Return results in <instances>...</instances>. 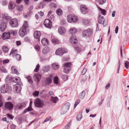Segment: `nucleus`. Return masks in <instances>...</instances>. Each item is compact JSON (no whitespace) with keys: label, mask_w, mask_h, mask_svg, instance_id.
<instances>
[{"label":"nucleus","mask_w":129,"mask_h":129,"mask_svg":"<svg viewBox=\"0 0 129 129\" xmlns=\"http://www.w3.org/2000/svg\"><path fill=\"white\" fill-rule=\"evenodd\" d=\"M52 102L54 103H55L58 101V99L57 97H53L51 96V98Z\"/></svg>","instance_id":"nucleus-30"},{"label":"nucleus","mask_w":129,"mask_h":129,"mask_svg":"<svg viewBox=\"0 0 129 129\" xmlns=\"http://www.w3.org/2000/svg\"><path fill=\"white\" fill-rule=\"evenodd\" d=\"M22 105V106L23 107V108L24 107L26 106V104L25 102H22L20 103Z\"/></svg>","instance_id":"nucleus-64"},{"label":"nucleus","mask_w":129,"mask_h":129,"mask_svg":"<svg viewBox=\"0 0 129 129\" xmlns=\"http://www.w3.org/2000/svg\"><path fill=\"white\" fill-rule=\"evenodd\" d=\"M35 105L36 107H42L44 105V102L41 100L37 98L34 102Z\"/></svg>","instance_id":"nucleus-7"},{"label":"nucleus","mask_w":129,"mask_h":129,"mask_svg":"<svg viewBox=\"0 0 129 129\" xmlns=\"http://www.w3.org/2000/svg\"><path fill=\"white\" fill-rule=\"evenodd\" d=\"M50 49L48 47H46L44 48L42 50V53L43 54H46L49 52Z\"/></svg>","instance_id":"nucleus-26"},{"label":"nucleus","mask_w":129,"mask_h":129,"mask_svg":"<svg viewBox=\"0 0 129 129\" xmlns=\"http://www.w3.org/2000/svg\"><path fill=\"white\" fill-rule=\"evenodd\" d=\"M126 106L128 107V109L129 110V100L127 102L126 101Z\"/></svg>","instance_id":"nucleus-59"},{"label":"nucleus","mask_w":129,"mask_h":129,"mask_svg":"<svg viewBox=\"0 0 129 129\" xmlns=\"http://www.w3.org/2000/svg\"><path fill=\"white\" fill-rule=\"evenodd\" d=\"M16 58L17 60H19L21 58V55L19 54H17L16 55Z\"/></svg>","instance_id":"nucleus-50"},{"label":"nucleus","mask_w":129,"mask_h":129,"mask_svg":"<svg viewBox=\"0 0 129 129\" xmlns=\"http://www.w3.org/2000/svg\"><path fill=\"white\" fill-rule=\"evenodd\" d=\"M15 7V4L13 2L10 3L9 6V8L10 9H14Z\"/></svg>","instance_id":"nucleus-25"},{"label":"nucleus","mask_w":129,"mask_h":129,"mask_svg":"<svg viewBox=\"0 0 129 129\" xmlns=\"http://www.w3.org/2000/svg\"><path fill=\"white\" fill-rule=\"evenodd\" d=\"M56 13L57 15L59 16L61 15L62 13V10L60 9H57L56 11Z\"/></svg>","instance_id":"nucleus-33"},{"label":"nucleus","mask_w":129,"mask_h":129,"mask_svg":"<svg viewBox=\"0 0 129 129\" xmlns=\"http://www.w3.org/2000/svg\"><path fill=\"white\" fill-rule=\"evenodd\" d=\"M14 118V117L12 115L9 114V118L10 119H13Z\"/></svg>","instance_id":"nucleus-60"},{"label":"nucleus","mask_w":129,"mask_h":129,"mask_svg":"<svg viewBox=\"0 0 129 129\" xmlns=\"http://www.w3.org/2000/svg\"><path fill=\"white\" fill-rule=\"evenodd\" d=\"M7 76L5 79L6 83L2 86L1 88V91L2 93H4L8 91V78Z\"/></svg>","instance_id":"nucleus-3"},{"label":"nucleus","mask_w":129,"mask_h":129,"mask_svg":"<svg viewBox=\"0 0 129 129\" xmlns=\"http://www.w3.org/2000/svg\"><path fill=\"white\" fill-rule=\"evenodd\" d=\"M118 26H117L115 29V33L116 34H117L118 33Z\"/></svg>","instance_id":"nucleus-63"},{"label":"nucleus","mask_w":129,"mask_h":129,"mask_svg":"<svg viewBox=\"0 0 129 129\" xmlns=\"http://www.w3.org/2000/svg\"><path fill=\"white\" fill-rule=\"evenodd\" d=\"M80 100L79 99H78L77 101L76 102L74 106V108H75L77 105H78L79 103L80 102Z\"/></svg>","instance_id":"nucleus-47"},{"label":"nucleus","mask_w":129,"mask_h":129,"mask_svg":"<svg viewBox=\"0 0 129 129\" xmlns=\"http://www.w3.org/2000/svg\"><path fill=\"white\" fill-rule=\"evenodd\" d=\"M10 25L12 27H17L18 26V20L16 19H13L9 21Z\"/></svg>","instance_id":"nucleus-8"},{"label":"nucleus","mask_w":129,"mask_h":129,"mask_svg":"<svg viewBox=\"0 0 129 129\" xmlns=\"http://www.w3.org/2000/svg\"><path fill=\"white\" fill-rule=\"evenodd\" d=\"M67 52V50L66 48H58L56 50L55 54L57 55L61 56L64 53H66Z\"/></svg>","instance_id":"nucleus-4"},{"label":"nucleus","mask_w":129,"mask_h":129,"mask_svg":"<svg viewBox=\"0 0 129 129\" xmlns=\"http://www.w3.org/2000/svg\"><path fill=\"white\" fill-rule=\"evenodd\" d=\"M1 70L2 72L4 73L7 72V71L6 69L4 67H2L1 68Z\"/></svg>","instance_id":"nucleus-48"},{"label":"nucleus","mask_w":129,"mask_h":129,"mask_svg":"<svg viewBox=\"0 0 129 129\" xmlns=\"http://www.w3.org/2000/svg\"><path fill=\"white\" fill-rule=\"evenodd\" d=\"M81 12L83 14H85L87 13L88 12V9L87 7L85 5H81L80 6Z\"/></svg>","instance_id":"nucleus-12"},{"label":"nucleus","mask_w":129,"mask_h":129,"mask_svg":"<svg viewBox=\"0 0 129 129\" xmlns=\"http://www.w3.org/2000/svg\"><path fill=\"white\" fill-rule=\"evenodd\" d=\"M6 27V24L4 22H1L0 29L1 31H4Z\"/></svg>","instance_id":"nucleus-17"},{"label":"nucleus","mask_w":129,"mask_h":129,"mask_svg":"<svg viewBox=\"0 0 129 129\" xmlns=\"http://www.w3.org/2000/svg\"><path fill=\"white\" fill-rule=\"evenodd\" d=\"M118 70H117V72H118V73H119V70L120 68V64H121L119 60L118 62Z\"/></svg>","instance_id":"nucleus-56"},{"label":"nucleus","mask_w":129,"mask_h":129,"mask_svg":"<svg viewBox=\"0 0 129 129\" xmlns=\"http://www.w3.org/2000/svg\"><path fill=\"white\" fill-rule=\"evenodd\" d=\"M11 70L13 73L17 75H19V73L17 71L15 66H12L11 67Z\"/></svg>","instance_id":"nucleus-16"},{"label":"nucleus","mask_w":129,"mask_h":129,"mask_svg":"<svg viewBox=\"0 0 129 129\" xmlns=\"http://www.w3.org/2000/svg\"><path fill=\"white\" fill-rule=\"evenodd\" d=\"M41 78V76L39 74H36L34 75V78L36 81L39 82Z\"/></svg>","instance_id":"nucleus-20"},{"label":"nucleus","mask_w":129,"mask_h":129,"mask_svg":"<svg viewBox=\"0 0 129 129\" xmlns=\"http://www.w3.org/2000/svg\"><path fill=\"white\" fill-rule=\"evenodd\" d=\"M3 108L4 110H6L8 109V102H7L5 103Z\"/></svg>","instance_id":"nucleus-40"},{"label":"nucleus","mask_w":129,"mask_h":129,"mask_svg":"<svg viewBox=\"0 0 129 129\" xmlns=\"http://www.w3.org/2000/svg\"><path fill=\"white\" fill-rule=\"evenodd\" d=\"M73 20L72 22H77L78 20V18L77 16H75L73 15V17H72Z\"/></svg>","instance_id":"nucleus-35"},{"label":"nucleus","mask_w":129,"mask_h":129,"mask_svg":"<svg viewBox=\"0 0 129 129\" xmlns=\"http://www.w3.org/2000/svg\"><path fill=\"white\" fill-rule=\"evenodd\" d=\"M93 31L90 28L84 30L83 32V35L84 37H89L92 34Z\"/></svg>","instance_id":"nucleus-9"},{"label":"nucleus","mask_w":129,"mask_h":129,"mask_svg":"<svg viewBox=\"0 0 129 129\" xmlns=\"http://www.w3.org/2000/svg\"><path fill=\"white\" fill-rule=\"evenodd\" d=\"M17 10L19 11L21 10L23 8V7L22 5H20L17 7Z\"/></svg>","instance_id":"nucleus-46"},{"label":"nucleus","mask_w":129,"mask_h":129,"mask_svg":"<svg viewBox=\"0 0 129 129\" xmlns=\"http://www.w3.org/2000/svg\"><path fill=\"white\" fill-rule=\"evenodd\" d=\"M8 4L6 0L4 1L3 2L2 5L4 6L5 5H7Z\"/></svg>","instance_id":"nucleus-58"},{"label":"nucleus","mask_w":129,"mask_h":129,"mask_svg":"<svg viewBox=\"0 0 129 129\" xmlns=\"http://www.w3.org/2000/svg\"><path fill=\"white\" fill-rule=\"evenodd\" d=\"M71 124V122H69L66 125L65 128H66V129L68 128V129H69L70 126H69Z\"/></svg>","instance_id":"nucleus-52"},{"label":"nucleus","mask_w":129,"mask_h":129,"mask_svg":"<svg viewBox=\"0 0 129 129\" xmlns=\"http://www.w3.org/2000/svg\"><path fill=\"white\" fill-rule=\"evenodd\" d=\"M17 31L16 30H11L9 32V39L10 37V35H12L13 36H15L16 35L17 33Z\"/></svg>","instance_id":"nucleus-21"},{"label":"nucleus","mask_w":129,"mask_h":129,"mask_svg":"<svg viewBox=\"0 0 129 129\" xmlns=\"http://www.w3.org/2000/svg\"><path fill=\"white\" fill-rule=\"evenodd\" d=\"M69 41L73 44H76L77 42V41L76 36L74 35H73L70 38Z\"/></svg>","instance_id":"nucleus-14"},{"label":"nucleus","mask_w":129,"mask_h":129,"mask_svg":"<svg viewBox=\"0 0 129 129\" xmlns=\"http://www.w3.org/2000/svg\"><path fill=\"white\" fill-rule=\"evenodd\" d=\"M9 78L10 81L17 83L13 86V90L14 92L15 93H20L21 89V87L20 84H21L20 78L19 77L15 78H12L10 77Z\"/></svg>","instance_id":"nucleus-1"},{"label":"nucleus","mask_w":129,"mask_h":129,"mask_svg":"<svg viewBox=\"0 0 129 129\" xmlns=\"http://www.w3.org/2000/svg\"><path fill=\"white\" fill-rule=\"evenodd\" d=\"M13 107V105L10 102H9V109L12 110Z\"/></svg>","instance_id":"nucleus-44"},{"label":"nucleus","mask_w":129,"mask_h":129,"mask_svg":"<svg viewBox=\"0 0 129 129\" xmlns=\"http://www.w3.org/2000/svg\"><path fill=\"white\" fill-rule=\"evenodd\" d=\"M15 107L17 109H20L23 108L20 103L18 104L17 105H16Z\"/></svg>","instance_id":"nucleus-36"},{"label":"nucleus","mask_w":129,"mask_h":129,"mask_svg":"<svg viewBox=\"0 0 129 129\" xmlns=\"http://www.w3.org/2000/svg\"><path fill=\"white\" fill-rule=\"evenodd\" d=\"M86 71L87 70L86 68H84L83 69L82 72V75L84 74L85 73Z\"/></svg>","instance_id":"nucleus-57"},{"label":"nucleus","mask_w":129,"mask_h":129,"mask_svg":"<svg viewBox=\"0 0 129 129\" xmlns=\"http://www.w3.org/2000/svg\"><path fill=\"white\" fill-rule=\"evenodd\" d=\"M62 78L64 81H66L67 80L68 77L67 75H63L61 76Z\"/></svg>","instance_id":"nucleus-45"},{"label":"nucleus","mask_w":129,"mask_h":129,"mask_svg":"<svg viewBox=\"0 0 129 129\" xmlns=\"http://www.w3.org/2000/svg\"><path fill=\"white\" fill-rule=\"evenodd\" d=\"M35 48L36 50H37L38 51H39L40 49V46L38 45H36L35 46Z\"/></svg>","instance_id":"nucleus-53"},{"label":"nucleus","mask_w":129,"mask_h":129,"mask_svg":"<svg viewBox=\"0 0 129 129\" xmlns=\"http://www.w3.org/2000/svg\"><path fill=\"white\" fill-rule=\"evenodd\" d=\"M58 31L59 34L62 35H64L66 32L65 28L61 26L60 27L58 28Z\"/></svg>","instance_id":"nucleus-15"},{"label":"nucleus","mask_w":129,"mask_h":129,"mask_svg":"<svg viewBox=\"0 0 129 129\" xmlns=\"http://www.w3.org/2000/svg\"><path fill=\"white\" fill-rule=\"evenodd\" d=\"M2 49L3 51L5 53L7 52L8 51V48L5 46L2 47Z\"/></svg>","instance_id":"nucleus-41"},{"label":"nucleus","mask_w":129,"mask_h":129,"mask_svg":"<svg viewBox=\"0 0 129 129\" xmlns=\"http://www.w3.org/2000/svg\"><path fill=\"white\" fill-rule=\"evenodd\" d=\"M38 14L41 16H43L44 15V13L41 11L38 12Z\"/></svg>","instance_id":"nucleus-61"},{"label":"nucleus","mask_w":129,"mask_h":129,"mask_svg":"<svg viewBox=\"0 0 129 129\" xmlns=\"http://www.w3.org/2000/svg\"><path fill=\"white\" fill-rule=\"evenodd\" d=\"M73 15L70 14L68 15L67 16V20L70 23H71L72 22V20Z\"/></svg>","instance_id":"nucleus-24"},{"label":"nucleus","mask_w":129,"mask_h":129,"mask_svg":"<svg viewBox=\"0 0 129 129\" xmlns=\"http://www.w3.org/2000/svg\"><path fill=\"white\" fill-rule=\"evenodd\" d=\"M2 39L3 40H5L8 39V33H4L2 35Z\"/></svg>","instance_id":"nucleus-23"},{"label":"nucleus","mask_w":129,"mask_h":129,"mask_svg":"<svg viewBox=\"0 0 129 129\" xmlns=\"http://www.w3.org/2000/svg\"><path fill=\"white\" fill-rule=\"evenodd\" d=\"M70 106V104L69 103L67 102L63 106L61 111V115H63L65 114L69 110Z\"/></svg>","instance_id":"nucleus-5"},{"label":"nucleus","mask_w":129,"mask_h":129,"mask_svg":"<svg viewBox=\"0 0 129 129\" xmlns=\"http://www.w3.org/2000/svg\"><path fill=\"white\" fill-rule=\"evenodd\" d=\"M98 8L100 9L103 15H105L106 14V11L105 10L102 9L99 7H98Z\"/></svg>","instance_id":"nucleus-42"},{"label":"nucleus","mask_w":129,"mask_h":129,"mask_svg":"<svg viewBox=\"0 0 129 129\" xmlns=\"http://www.w3.org/2000/svg\"><path fill=\"white\" fill-rule=\"evenodd\" d=\"M29 26L28 22L26 21L23 22L22 27L20 28L19 34L21 36H23L27 34L29 30Z\"/></svg>","instance_id":"nucleus-2"},{"label":"nucleus","mask_w":129,"mask_h":129,"mask_svg":"<svg viewBox=\"0 0 129 129\" xmlns=\"http://www.w3.org/2000/svg\"><path fill=\"white\" fill-rule=\"evenodd\" d=\"M106 1V0H99V2L100 4H103Z\"/></svg>","instance_id":"nucleus-54"},{"label":"nucleus","mask_w":129,"mask_h":129,"mask_svg":"<svg viewBox=\"0 0 129 129\" xmlns=\"http://www.w3.org/2000/svg\"><path fill=\"white\" fill-rule=\"evenodd\" d=\"M28 81L30 84H32L33 83V81L32 78L29 76H28L26 77Z\"/></svg>","instance_id":"nucleus-31"},{"label":"nucleus","mask_w":129,"mask_h":129,"mask_svg":"<svg viewBox=\"0 0 129 129\" xmlns=\"http://www.w3.org/2000/svg\"><path fill=\"white\" fill-rule=\"evenodd\" d=\"M82 23L84 25H86L88 24L90 22L89 20H85V19L82 20Z\"/></svg>","instance_id":"nucleus-39"},{"label":"nucleus","mask_w":129,"mask_h":129,"mask_svg":"<svg viewBox=\"0 0 129 129\" xmlns=\"http://www.w3.org/2000/svg\"><path fill=\"white\" fill-rule=\"evenodd\" d=\"M41 42L43 45H46L48 44V41L46 38H44L41 40Z\"/></svg>","instance_id":"nucleus-19"},{"label":"nucleus","mask_w":129,"mask_h":129,"mask_svg":"<svg viewBox=\"0 0 129 129\" xmlns=\"http://www.w3.org/2000/svg\"><path fill=\"white\" fill-rule=\"evenodd\" d=\"M41 35V33L40 31L37 30L35 31L34 33V36L38 41L40 40V37Z\"/></svg>","instance_id":"nucleus-13"},{"label":"nucleus","mask_w":129,"mask_h":129,"mask_svg":"<svg viewBox=\"0 0 129 129\" xmlns=\"http://www.w3.org/2000/svg\"><path fill=\"white\" fill-rule=\"evenodd\" d=\"M52 68L55 70L59 68V65L57 64L54 63L52 64Z\"/></svg>","instance_id":"nucleus-27"},{"label":"nucleus","mask_w":129,"mask_h":129,"mask_svg":"<svg viewBox=\"0 0 129 129\" xmlns=\"http://www.w3.org/2000/svg\"><path fill=\"white\" fill-rule=\"evenodd\" d=\"M10 127L11 129H17L16 126L14 124L11 125Z\"/></svg>","instance_id":"nucleus-55"},{"label":"nucleus","mask_w":129,"mask_h":129,"mask_svg":"<svg viewBox=\"0 0 129 129\" xmlns=\"http://www.w3.org/2000/svg\"><path fill=\"white\" fill-rule=\"evenodd\" d=\"M52 41L53 43L54 44H58L59 43V42L56 38H53L52 40Z\"/></svg>","instance_id":"nucleus-29"},{"label":"nucleus","mask_w":129,"mask_h":129,"mask_svg":"<svg viewBox=\"0 0 129 129\" xmlns=\"http://www.w3.org/2000/svg\"><path fill=\"white\" fill-rule=\"evenodd\" d=\"M98 22L99 23L103 24L104 26H106L107 24V22H105L104 17L101 15L99 17Z\"/></svg>","instance_id":"nucleus-10"},{"label":"nucleus","mask_w":129,"mask_h":129,"mask_svg":"<svg viewBox=\"0 0 129 129\" xmlns=\"http://www.w3.org/2000/svg\"><path fill=\"white\" fill-rule=\"evenodd\" d=\"M40 67V66L39 64H38L36 66V67L34 71L35 72H37L38 71L39 68Z\"/></svg>","instance_id":"nucleus-49"},{"label":"nucleus","mask_w":129,"mask_h":129,"mask_svg":"<svg viewBox=\"0 0 129 129\" xmlns=\"http://www.w3.org/2000/svg\"><path fill=\"white\" fill-rule=\"evenodd\" d=\"M51 117H49L47 118L44 121V122H46L48 121H49L50 120V119H51Z\"/></svg>","instance_id":"nucleus-62"},{"label":"nucleus","mask_w":129,"mask_h":129,"mask_svg":"<svg viewBox=\"0 0 129 129\" xmlns=\"http://www.w3.org/2000/svg\"><path fill=\"white\" fill-rule=\"evenodd\" d=\"M52 81V80L50 77L46 78L45 81V83L47 84H51Z\"/></svg>","instance_id":"nucleus-22"},{"label":"nucleus","mask_w":129,"mask_h":129,"mask_svg":"<svg viewBox=\"0 0 129 129\" xmlns=\"http://www.w3.org/2000/svg\"><path fill=\"white\" fill-rule=\"evenodd\" d=\"M82 117V113L81 112L79 113L76 116V118L77 121H80Z\"/></svg>","instance_id":"nucleus-28"},{"label":"nucleus","mask_w":129,"mask_h":129,"mask_svg":"<svg viewBox=\"0 0 129 129\" xmlns=\"http://www.w3.org/2000/svg\"><path fill=\"white\" fill-rule=\"evenodd\" d=\"M39 93V91H35V92L33 93V95L34 96H37L38 95Z\"/></svg>","instance_id":"nucleus-51"},{"label":"nucleus","mask_w":129,"mask_h":129,"mask_svg":"<svg viewBox=\"0 0 129 129\" xmlns=\"http://www.w3.org/2000/svg\"><path fill=\"white\" fill-rule=\"evenodd\" d=\"M2 18L5 20H8V15L7 14H2Z\"/></svg>","instance_id":"nucleus-32"},{"label":"nucleus","mask_w":129,"mask_h":129,"mask_svg":"<svg viewBox=\"0 0 129 129\" xmlns=\"http://www.w3.org/2000/svg\"><path fill=\"white\" fill-rule=\"evenodd\" d=\"M71 66V63L70 62H66L63 65V67H64L63 72L66 74L68 73L70 70L71 69L70 67Z\"/></svg>","instance_id":"nucleus-6"},{"label":"nucleus","mask_w":129,"mask_h":129,"mask_svg":"<svg viewBox=\"0 0 129 129\" xmlns=\"http://www.w3.org/2000/svg\"><path fill=\"white\" fill-rule=\"evenodd\" d=\"M32 110V109L31 108V107H28L26 109H25L23 112V114H24L26 112L28 111H31Z\"/></svg>","instance_id":"nucleus-38"},{"label":"nucleus","mask_w":129,"mask_h":129,"mask_svg":"<svg viewBox=\"0 0 129 129\" xmlns=\"http://www.w3.org/2000/svg\"><path fill=\"white\" fill-rule=\"evenodd\" d=\"M70 31L71 34L75 33L77 32V30L76 28L73 27L70 28Z\"/></svg>","instance_id":"nucleus-34"},{"label":"nucleus","mask_w":129,"mask_h":129,"mask_svg":"<svg viewBox=\"0 0 129 129\" xmlns=\"http://www.w3.org/2000/svg\"><path fill=\"white\" fill-rule=\"evenodd\" d=\"M58 77H55L54 78L53 81L54 84H57L58 83Z\"/></svg>","instance_id":"nucleus-43"},{"label":"nucleus","mask_w":129,"mask_h":129,"mask_svg":"<svg viewBox=\"0 0 129 129\" xmlns=\"http://www.w3.org/2000/svg\"><path fill=\"white\" fill-rule=\"evenodd\" d=\"M17 52L18 50L17 49H12L10 53V56H12V57H14L15 54L17 53Z\"/></svg>","instance_id":"nucleus-18"},{"label":"nucleus","mask_w":129,"mask_h":129,"mask_svg":"<svg viewBox=\"0 0 129 129\" xmlns=\"http://www.w3.org/2000/svg\"><path fill=\"white\" fill-rule=\"evenodd\" d=\"M85 94V92L84 91H83L79 95V96L80 98L83 99L84 97Z\"/></svg>","instance_id":"nucleus-37"},{"label":"nucleus","mask_w":129,"mask_h":129,"mask_svg":"<svg viewBox=\"0 0 129 129\" xmlns=\"http://www.w3.org/2000/svg\"><path fill=\"white\" fill-rule=\"evenodd\" d=\"M44 24L46 27L51 28L52 26V23L51 20L49 19H45L44 21Z\"/></svg>","instance_id":"nucleus-11"}]
</instances>
